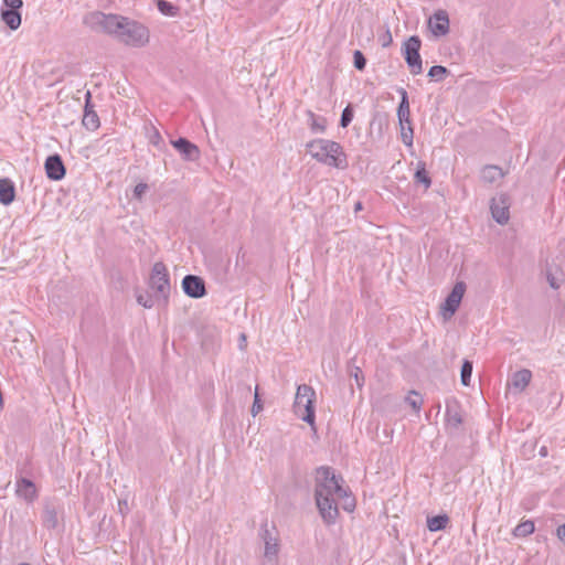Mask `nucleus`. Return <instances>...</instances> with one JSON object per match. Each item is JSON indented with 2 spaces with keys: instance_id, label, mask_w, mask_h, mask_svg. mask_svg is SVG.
Wrapping results in <instances>:
<instances>
[{
  "instance_id": "13",
  "label": "nucleus",
  "mask_w": 565,
  "mask_h": 565,
  "mask_svg": "<svg viewBox=\"0 0 565 565\" xmlns=\"http://www.w3.org/2000/svg\"><path fill=\"white\" fill-rule=\"evenodd\" d=\"M46 177L52 181H60L66 174V169L60 154L49 156L44 163Z\"/></svg>"
},
{
  "instance_id": "37",
  "label": "nucleus",
  "mask_w": 565,
  "mask_h": 565,
  "mask_svg": "<svg viewBox=\"0 0 565 565\" xmlns=\"http://www.w3.org/2000/svg\"><path fill=\"white\" fill-rule=\"evenodd\" d=\"M137 302L142 306L143 308L150 309L153 307L154 302L150 295L148 294H138L137 295Z\"/></svg>"
},
{
  "instance_id": "9",
  "label": "nucleus",
  "mask_w": 565,
  "mask_h": 565,
  "mask_svg": "<svg viewBox=\"0 0 565 565\" xmlns=\"http://www.w3.org/2000/svg\"><path fill=\"white\" fill-rule=\"evenodd\" d=\"M466 291V284L457 281L443 303V311L446 318L452 317L458 310Z\"/></svg>"
},
{
  "instance_id": "31",
  "label": "nucleus",
  "mask_w": 565,
  "mask_h": 565,
  "mask_svg": "<svg viewBox=\"0 0 565 565\" xmlns=\"http://www.w3.org/2000/svg\"><path fill=\"white\" fill-rule=\"evenodd\" d=\"M472 370H473L472 362L469 360H465L461 365V371H460V381L463 386H469L470 381H471Z\"/></svg>"
},
{
  "instance_id": "20",
  "label": "nucleus",
  "mask_w": 565,
  "mask_h": 565,
  "mask_svg": "<svg viewBox=\"0 0 565 565\" xmlns=\"http://www.w3.org/2000/svg\"><path fill=\"white\" fill-rule=\"evenodd\" d=\"M398 93L401 95V100L397 107V118L398 122H407L409 124L411 120V110H409V100H408V94L404 88H399Z\"/></svg>"
},
{
  "instance_id": "46",
  "label": "nucleus",
  "mask_w": 565,
  "mask_h": 565,
  "mask_svg": "<svg viewBox=\"0 0 565 565\" xmlns=\"http://www.w3.org/2000/svg\"><path fill=\"white\" fill-rule=\"evenodd\" d=\"M124 509H125V505H121V509H120V512L124 514Z\"/></svg>"
},
{
  "instance_id": "42",
  "label": "nucleus",
  "mask_w": 565,
  "mask_h": 565,
  "mask_svg": "<svg viewBox=\"0 0 565 565\" xmlns=\"http://www.w3.org/2000/svg\"><path fill=\"white\" fill-rule=\"evenodd\" d=\"M547 280H548L550 286H551L553 289H557V288H559V285H558V282H557L556 278H555V277H553L552 275H547Z\"/></svg>"
},
{
  "instance_id": "44",
  "label": "nucleus",
  "mask_w": 565,
  "mask_h": 565,
  "mask_svg": "<svg viewBox=\"0 0 565 565\" xmlns=\"http://www.w3.org/2000/svg\"><path fill=\"white\" fill-rule=\"evenodd\" d=\"M540 455H541V456H543V457H545V456L547 455L546 447H542V448L540 449Z\"/></svg>"
},
{
  "instance_id": "41",
  "label": "nucleus",
  "mask_w": 565,
  "mask_h": 565,
  "mask_svg": "<svg viewBox=\"0 0 565 565\" xmlns=\"http://www.w3.org/2000/svg\"><path fill=\"white\" fill-rule=\"evenodd\" d=\"M556 534L557 537L565 544V523L557 527Z\"/></svg>"
},
{
  "instance_id": "11",
  "label": "nucleus",
  "mask_w": 565,
  "mask_h": 565,
  "mask_svg": "<svg viewBox=\"0 0 565 565\" xmlns=\"http://www.w3.org/2000/svg\"><path fill=\"white\" fill-rule=\"evenodd\" d=\"M183 292L194 299L203 298L206 295L205 281L196 275H185L181 282Z\"/></svg>"
},
{
  "instance_id": "25",
  "label": "nucleus",
  "mask_w": 565,
  "mask_h": 565,
  "mask_svg": "<svg viewBox=\"0 0 565 565\" xmlns=\"http://www.w3.org/2000/svg\"><path fill=\"white\" fill-rule=\"evenodd\" d=\"M503 177L502 169L498 166H486L481 170V179L484 182L493 183Z\"/></svg>"
},
{
  "instance_id": "8",
  "label": "nucleus",
  "mask_w": 565,
  "mask_h": 565,
  "mask_svg": "<svg viewBox=\"0 0 565 565\" xmlns=\"http://www.w3.org/2000/svg\"><path fill=\"white\" fill-rule=\"evenodd\" d=\"M420 45L422 41L417 35L408 38L403 44L404 58L413 75H419L423 72Z\"/></svg>"
},
{
  "instance_id": "18",
  "label": "nucleus",
  "mask_w": 565,
  "mask_h": 565,
  "mask_svg": "<svg viewBox=\"0 0 565 565\" xmlns=\"http://www.w3.org/2000/svg\"><path fill=\"white\" fill-rule=\"evenodd\" d=\"M532 380V372L527 369H522L514 372L511 376V387L518 392H523Z\"/></svg>"
},
{
  "instance_id": "40",
  "label": "nucleus",
  "mask_w": 565,
  "mask_h": 565,
  "mask_svg": "<svg viewBox=\"0 0 565 565\" xmlns=\"http://www.w3.org/2000/svg\"><path fill=\"white\" fill-rule=\"evenodd\" d=\"M352 374H353V376H354V380H355V382H356V385H358L359 387H361V386L363 385V383H364V377H363V374H362L361 369H360V367H358V366H355V367H354V371H352Z\"/></svg>"
},
{
  "instance_id": "17",
  "label": "nucleus",
  "mask_w": 565,
  "mask_h": 565,
  "mask_svg": "<svg viewBox=\"0 0 565 565\" xmlns=\"http://www.w3.org/2000/svg\"><path fill=\"white\" fill-rule=\"evenodd\" d=\"M445 420L447 428L451 431L459 429L463 418L460 406L457 403L446 405Z\"/></svg>"
},
{
  "instance_id": "34",
  "label": "nucleus",
  "mask_w": 565,
  "mask_h": 565,
  "mask_svg": "<svg viewBox=\"0 0 565 565\" xmlns=\"http://www.w3.org/2000/svg\"><path fill=\"white\" fill-rule=\"evenodd\" d=\"M22 7V0H2L0 10L20 11Z\"/></svg>"
},
{
  "instance_id": "33",
  "label": "nucleus",
  "mask_w": 565,
  "mask_h": 565,
  "mask_svg": "<svg viewBox=\"0 0 565 565\" xmlns=\"http://www.w3.org/2000/svg\"><path fill=\"white\" fill-rule=\"evenodd\" d=\"M448 73V70L441 65H434L428 71V76L433 79L440 81Z\"/></svg>"
},
{
  "instance_id": "27",
  "label": "nucleus",
  "mask_w": 565,
  "mask_h": 565,
  "mask_svg": "<svg viewBox=\"0 0 565 565\" xmlns=\"http://www.w3.org/2000/svg\"><path fill=\"white\" fill-rule=\"evenodd\" d=\"M535 530L534 522L531 520L519 523L513 530V535L516 537H525L532 534Z\"/></svg>"
},
{
  "instance_id": "26",
  "label": "nucleus",
  "mask_w": 565,
  "mask_h": 565,
  "mask_svg": "<svg viewBox=\"0 0 565 565\" xmlns=\"http://www.w3.org/2000/svg\"><path fill=\"white\" fill-rule=\"evenodd\" d=\"M43 524L47 529H55L58 525V516L54 507H45L43 511Z\"/></svg>"
},
{
  "instance_id": "2",
  "label": "nucleus",
  "mask_w": 565,
  "mask_h": 565,
  "mask_svg": "<svg viewBox=\"0 0 565 565\" xmlns=\"http://www.w3.org/2000/svg\"><path fill=\"white\" fill-rule=\"evenodd\" d=\"M306 148L318 162L335 169L348 167L347 154L342 146L333 140L318 138L307 142Z\"/></svg>"
},
{
  "instance_id": "6",
  "label": "nucleus",
  "mask_w": 565,
  "mask_h": 565,
  "mask_svg": "<svg viewBox=\"0 0 565 565\" xmlns=\"http://www.w3.org/2000/svg\"><path fill=\"white\" fill-rule=\"evenodd\" d=\"M149 287L157 294L158 298L168 300L170 294V278L166 265L162 262L153 264Z\"/></svg>"
},
{
  "instance_id": "22",
  "label": "nucleus",
  "mask_w": 565,
  "mask_h": 565,
  "mask_svg": "<svg viewBox=\"0 0 565 565\" xmlns=\"http://www.w3.org/2000/svg\"><path fill=\"white\" fill-rule=\"evenodd\" d=\"M308 125L312 132L323 134L327 129V120L324 117L317 116L313 111L307 110Z\"/></svg>"
},
{
  "instance_id": "30",
  "label": "nucleus",
  "mask_w": 565,
  "mask_h": 565,
  "mask_svg": "<svg viewBox=\"0 0 565 565\" xmlns=\"http://www.w3.org/2000/svg\"><path fill=\"white\" fill-rule=\"evenodd\" d=\"M399 126H401V139H402L403 143L407 147H412L413 138H414L412 121L409 120V124H407V122L399 124Z\"/></svg>"
},
{
  "instance_id": "19",
  "label": "nucleus",
  "mask_w": 565,
  "mask_h": 565,
  "mask_svg": "<svg viewBox=\"0 0 565 565\" xmlns=\"http://www.w3.org/2000/svg\"><path fill=\"white\" fill-rule=\"evenodd\" d=\"M15 186L12 180L9 178L0 179V203L9 205L14 201Z\"/></svg>"
},
{
  "instance_id": "43",
  "label": "nucleus",
  "mask_w": 565,
  "mask_h": 565,
  "mask_svg": "<svg viewBox=\"0 0 565 565\" xmlns=\"http://www.w3.org/2000/svg\"><path fill=\"white\" fill-rule=\"evenodd\" d=\"M118 504H119V509H121V505H125L126 510L128 509V504H127L126 500H124V501L119 500Z\"/></svg>"
},
{
  "instance_id": "36",
  "label": "nucleus",
  "mask_w": 565,
  "mask_h": 565,
  "mask_svg": "<svg viewBox=\"0 0 565 565\" xmlns=\"http://www.w3.org/2000/svg\"><path fill=\"white\" fill-rule=\"evenodd\" d=\"M353 65L359 71H363L365 68L366 58L364 54L359 50L354 51L353 53Z\"/></svg>"
},
{
  "instance_id": "45",
  "label": "nucleus",
  "mask_w": 565,
  "mask_h": 565,
  "mask_svg": "<svg viewBox=\"0 0 565 565\" xmlns=\"http://www.w3.org/2000/svg\"><path fill=\"white\" fill-rule=\"evenodd\" d=\"M359 210H362V203L361 202H356L355 203V211H359Z\"/></svg>"
},
{
  "instance_id": "24",
  "label": "nucleus",
  "mask_w": 565,
  "mask_h": 565,
  "mask_svg": "<svg viewBox=\"0 0 565 565\" xmlns=\"http://www.w3.org/2000/svg\"><path fill=\"white\" fill-rule=\"evenodd\" d=\"M414 180L416 183H420L427 190L431 185V178L429 177L428 171L426 170V164L423 161L417 162V168L414 174Z\"/></svg>"
},
{
  "instance_id": "10",
  "label": "nucleus",
  "mask_w": 565,
  "mask_h": 565,
  "mask_svg": "<svg viewBox=\"0 0 565 565\" xmlns=\"http://www.w3.org/2000/svg\"><path fill=\"white\" fill-rule=\"evenodd\" d=\"M510 200L505 194H500L491 200L490 211L493 220L504 225L510 220Z\"/></svg>"
},
{
  "instance_id": "35",
  "label": "nucleus",
  "mask_w": 565,
  "mask_h": 565,
  "mask_svg": "<svg viewBox=\"0 0 565 565\" xmlns=\"http://www.w3.org/2000/svg\"><path fill=\"white\" fill-rule=\"evenodd\" d=\"M22 7V0H2L0 10L20 11Z\"/></svg>"
},
{
  "instance_id": "12",
  "label": "nucleus",
  "mask_w": 565,
  "mask_h": 565,
  "mask_svg": "<svg viewBox=\"0 0 565 565\" xmlns=\"http://www.w3.org/2000/svg\"><path fill=\"white\" fill-rule=\"evenodd\" d=\"M428 28L431 33L437 36H444L449 32V17L445 10H437L428 19Z\"/></svg>"
},
{
  "instance_id": "14",
  "label": "nucleus",
  "mask_w": 565,
  "mask_h": 565,
  "mask_svg": "<svg viewBox=\"0 0 565 565\" xmlns=\"http://www.w3.org/2000/svg\"><path fill=\"white\" fill-rule=\"evenodd\" d=\"M82 124L87 130L90 131H95L100 126L99 117L97 113L94 110V106L92 104L90 90H87L85 93V106Z\"/></svg>"
},
{
  "instance_id": "28",
  "label": "nucleus",
  "mask_w": 565,
  "mask_h": 565,
  "mask_svg": "<svg viewBox=\"0 0 565 565\" xmlns=\"http://www.w3.org/2000/svg\"><path fill=\"white\" fill-rule=\"evenodd\" d=\"M159 12L166 17H175L179 8L167 0H156Z\"/></svg>"
},
{
  "instance_id": "3",
  "label": "nucleus",
  "mask_w": 565,
  "mask_h": 565,
  "mask_svg": "<svg viewBox=\"0 0 565 565\" xmlns=\"http://www.w3.org/2000/svg\"><path fill=\"white\" fill-rule=\"evenodd\" d=\"M125 17L102 11H93L85 15L84 23L94 31L118 38Z\"/></svg>"
},
{
  "instance_id": "7",
  "label": "nucleus",
  "mask_w": 565,
  "mask_h": 565,
  "mask_svg": "<svg viewBox=\"0 0 565 565\" xmlns=\"http://www.w3.org/2000/svg\"><path fill=\"white\" fill-rule=\"evenodd\" d=\"M259 537L264 543V557L268 562H277L280 551L279 534L275 525L268 526L264 523L259 530Z\"/></svg>"
},
{
  "instance_id": "4",
  "label": "nucleus",
  "mask_w": 565,
  "mask_h": 565,
  "mask_svg": "<svg viewBox=\"0 0 565 565\" xmlns=\"http://www.w3.org/2000/svg\"><path fill=\"white\" fill-rule=\"evenodd\" d=\"M117 40L127 46L142 47L148 44L150 39L149 29L136 21L125 17Z\"/></svg>"
},
{
  "instance_id": "23",
  "label": "nucleus",
  "mask_w": 565,
  "mask_h": 565,
  "mask_svg": "<svg viewBox=\"0 0 565 565\" xmlns=\"http://www.w3.org/2000/svg\"><path fill=\"white\" fill-rule=\"evenodd\" d=\"M449 523V516L446 513L427 518V527L430 532H438L446 529Z\"/></svg>"
},
{
  "instance_id": "5",
  "label": "nucleus",
  "mask_w": 565,
  "mask_h": 565,
  "mask_svg": "<svg viewBox=\"0 0 565 565\" xmlns=\"http://www.w3.org/2000/svg\"><path fill=\"white\" fill-rule=\"evenodd\" d=\"M315 398L316 392L311 386L301 384L297 387L294 412L300 419L306 422L311 427H313L316 423L313 406Z\"/></svg>"
},
{
  "instance_id": "38",
  "label": "nucleus",
  "mask_w": 565,
  "mask_h": 565,
  "mask_svg": "<svg viewBox=\"0 0 565 565\" xmlns=\"http://www.w3.org/2000/svg\"><path fill=\"white\" fill-rule=\"evenodd\" d=\"M148 185L146 183H138L134 189V198L140 200L145 192L147 191Z\"/></svg>"
},
{
  "instance_id": "1",
  "label": "nucleus",
  "mask_w": 565,
  "mask_h": 565,
  "mask_svg": "<svg viewBox=\"0 0 565 565\" xmlns=\"http://www.w3.org/2000/svg\"><path fill=\"white\" fill-rule=\"evenodd\" d=\"M342 478L330 467H319L316 471L315 499L319 513L327 524H333L339 515L338 500L345 498L344 510L352 511L354 500L349 498L341 486Z\"/></svg>"
},
{
  "instance_id": "32",
  "label": "nucleus",
  "mask_w": 565,
  "mask_h": 565,
  "mask_svg": "<svg viewBox=\"0 0 565 565\" xmlns=\"http://www.w3.org/2000/svg\"><path fill=\"white\" fill-rule=\"evenodd\" d=\"M354 111L351 105H348L341 114L340 117V126L342 128H347L353 120Z\"/></svg>"
},
{
  "instance_id": "21",
  "label": "nucleus",
  "mask_w": 565,
  "mask_h": 565,
  "mask_svg": "<svg viewBox=\"0 0 565 565\" xmlns=\"http://www.w3.org/2000/svg\"><path fill=\"white\" fill-rule=\"evenodd\" d=\"M0 15L10 30L14 31L20 28L22 21L20 11L0 10Z\"/></svg>"
},
{
  "instance_id": "47",
  "label": "nucleus",
  "mask_w": 565,
  "mask_h": 565,
  "mask_svg": "<svg viewBox=\"0 0 565 565\" xmlns=\"http://www.w3.org/2000/svg\"><path fill=\"white\" fill-rule=\"evenodd\" d=\"M18 565H30L29 563H20Z\"/></svg>"
},
{
  "instance_id": "16",
  "label": "nucleus",
  "mask_w": 565,
  "mask_h": 565,
  "mask_svg": "<svg viewBox=\"0 0 565 565\" xmlns=\"http://www.w3.org/2000/svg\"><path fill=\"white\" fill-rule=\"evenodd\" d=\"M15 493L19 498L31 503L38 498V491L33 481L21 478L15 482Z\"/></svg>"
},
{
  "instance_id": "39",
  "label": "nucleus",
  "mask_w": 565,
  "mask_h": 565,
  "mask_svg": "<svg viewBox=\"0 0 565 565\" xmlns=\"http://www.w3.org/2000/svg\"><path fill=\"white\" fill-rule=\"evenodd\" d=\"M262 409H263V405H262V402H260L259 395H258V393L256 392V393H255L254 403H253V405H252V414L255 416V415H257Z\"/></svg>"
},
{
  "instance_id": "29",
  "label": "nucleus",
  "mask_w": 565,
  "mask_h": 565,
  "mask_svg": "<svg viewBox=\"0 0 565 565\" xmlns=\"http://www.w3.org/2000/svg\"><path fill=\"white\" fill-rule=\"evenodd\" d=\"M423 397L416 391H411L408 395L405 397V403L408 404L416 414H419L423 406Z\"/></svg>"
},
{
  "instance_id": "15",
  "label": "nucleus",
  "mask_w": 565,
  "mask_h": 565,
  "mask_svg": "<svg viewBox=\"0 0 565 565\" xmlns=\"http://www.w3.org/2000/svg\"><path fill=\"white\" fill-rule=\"evenodd\" d=\"M172 146L180 152L182 158L186 161H196L200 159V149L196 145L188 140L186 138L180 137L172 141Z\"/></svg>"
}]
</instances>
